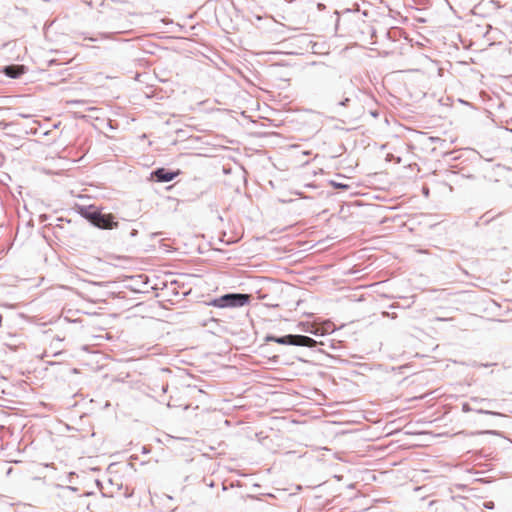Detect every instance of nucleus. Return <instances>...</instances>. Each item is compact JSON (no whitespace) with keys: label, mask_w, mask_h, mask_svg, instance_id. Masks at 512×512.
<instances>
[{"label":"nucleus","mask_w":512,"mask_h":512,"mask_svg":"<svg viewBox=\"0 0 512 512\" xmlns=\"http://www.w3.org/2000/svg\"><path fill=\"white\" fill-rule=\"evenodd\" d=\"M264 340L266 342H275L281 345L300 346L308 348H317L318 346L325 345L323 341L319 342L309 336L301 334H287L283 336H275L268 334L265 336Z\"/></svg>","instance_id":"nucleus-2"},{"label":"nucleus","mask_w":512,"mask_h":512,"mask_svg":"<svg viewBox=\"0 0 512 512\" xmlns=\"http://www.w3.org/2000/svg\"><path fill=\"white\" fill-rule=\"evenodd\" d=\"M180 173V170H171L165 167H159L151 171L150 180L157 183H167L174 180Z\"/></svg>","instance_id":"nucleus-4"},{"label":"nucleus","mask_w":512,"mask_h":512,"mask_svg":"<svg viewBox=\"0 0 512 512\" xmlns=\"http://www.w3.org/2000/svg\"><path fill=\"white\" fill-rule=\"evenodd\" d=\"M483 506L486 509H493L495 505H494V502H492V501H486V502H484Z\"/></svg>","instance_id":"nucleus-12"},{"label":"nucleus","mask_w":512,"mask_h":512,"mask_svg":"<svg viewBox=\"0 0 512 512\" xmlns=\"http://www.w3.org/2000/svg\"><path fill=\"white\" fill-rule=\"evenodd\" d=\"M250 301L249 294L230 292L210 300L207 305L217 308H238L248 305Z\"/></svg>","instance_id":"nucleus-3"},{"label":"nucleus","mask_w":512,"mask_h":512,"mask_svg":"<svg viewBox=\"0 0 512 512\" xmlns=\"http://www.w3.org/2000/svg\"><path fill=\"white\" fill-rule=\"evenodd\" d=\"M471 401L477 404H486L487 406H491L493 403V400L479 397H473L471 398Z\"/></svg>","instance_id":"nucleus-9"},{"label":"nucleus","mask_w":512,"mask_h":512,"mask_svg":"<svg viewBox=\"0 0 512 512\" xmlns=\"http://www.w3.org/2000/svg\"><path fill=\"white\" fill-rule=\"evenodd\" d=\"M329 183L335 189L348 190L350 188V186L348 184H344V183L337 182L334 180H331Z\"/></svg>","instance_id":"nucleus-8"},{"label":"nucleus","mask_w":512,"mask_h":512,"mask_svg":"<svg viewBox=\"0 0 512 512\" xmlns=\"http://www.w3.org/2000/svg\"><path fill=\"white\" fill-rule=\"evenodd\" d=\"M142 452H143V453H148V452H149V450L144 446V447L142 448Z\"/></svg>","instance_id":"nucleus-15"},{"label":"nucleus","mask_w":512,"mask_h":512,"mask_svg":"<svg viewBox=\"0 0 512 512\" xmlns=\"http://www.w3.org/2000/svg\"><path fill=\"white\" fill-rule=\"evenodd\" d=\"M462 410L464 412L476 411L477 413H480V414L501 416V414L499 412H494V411L486 410L483 408H472L469 403H463Z\"/></svg>","instance_id":"nucleus-6"},{"label":"nucleus","mask_w":512,"mask_h":512,"mask_svg":"<svg viewBox=\"0 0 512 512\" xmlns=\"http://www.w3.org/2000/svg\"><path fill=\"white\" fill-rule=\"evenodd\" d=\"M302 330H303V331H305V332H308V333H312V334L317 335V332H316V331H314V330H312V329H310V328H303Z\"/></svg>","instance_id":"nucleus-13"},{"label":"nucleus","mask_w":512,"mask_h":512,"mask_svg":"<svg viewBox=\"0 0 512 512\" xmlns=\"http://www.w3.org/2000/svg\"><path fill=\"white\" fill-rule=\"evenodd\" d=\"M397 34H399V30H397V29H394V30H388V31L386 32V36H387V38H389V39H391V40H393V41H395V40H396Z\"/></svg>","instance_id":"nucleus-10"},{"label":"nucleus","mask_w":512,"mask_h":512,"mask_svg":"<svg viewBox=\"0 0 512 512\" xmlns=\"http://www.w3.org/2000/svg\"><path fill=\"white\" fill-rule=\"evenodd\" d=\"M351 102H352V99L350 97L346 96L341 101L338 102V105L342 106V107H349Z\"/></svg>","instance_id":"nucleus-11"},{"label":"nucleus","mask_w":512,"mask_h":512,"mask_svg":"<svg viewBox=\"0 0 512 512\" xmlns=\"http://www.w3.org/2000/svg\"><path fill=\"white\" fill-rule=\"evenodd\" d=\"M168 388H169L168 384H163L161 387V390L163 393H166L168 391Z\"/></svg>","instance_id":"nucleus-14"},{"label":"nucleus","mask_w":512,"mask_h":512,"mask_svg":"<svg viewBox=\"0 0 512 512\" xmlns=\"http://www.w3.org/2000/svg\"><path fill=\"white\" fill-rule=\"evenodd\" d=\"M424 194L428 195V189H424Z\"/></svg>","instance_id":"nucleus-16"},{"label":"nucleus","mask_w":512,"mask_h":512,"mask_svg":"<svg viewBox=\"0 0 512 512\" xmlns=\"http://www.w3.org/2000/svg\"><path fill=\"white\" fill-rule=\"evenodd\" d=\"M120 229L122 233H128L130 237H136L138 235L137 229H129L128 223L124 222L122 225L120 224Z\"/></svg>","instance_id":"nucleus-7"},{"label":"nucleus","mask_w":512,"mask_h":512,"mask_svg":"<svg viewBox=\"0 0 512 512\" xmlns=\"http://www.w3.org/2000/svg\"><path fill=\"white\" fill-rule=\"evenodd\" d=\"M297 512H300V509H298Z\"/></svg>","instance_id":"nucleus-18"},{"label":"nucleus","mask_w":512,"mask_h":512,"mask_svg":"<svg viewBox=\"0 0 512 512\" xmlns=\"http://www.w3.org/2000/svg\"><path fill=\"white\" fill-rule=\"evenodd\" d=\"M78 214L90 222L94 227L101 230H112L120 228V222L116 216L109 212H104L103 208L95 205H76Z\"/></svg>","instance_id":"nucleus-1"},{"label":"nucleus","mask_w":512,"mask_h":512,"mask_svg":"<svg viewBox=\"0 0 512 512\" xmlns=\"http://www.w3.org/2000/svg\"><path fill=\"white\" fill-rule=\"evenodd\" d=\"M2 73L12 79L19 78L24 73V66L23 65H7L2 68Z\"/></svg>","instance_id":"nucleus-5"},{"label":"nucleus","mask_w":512,"mask_h":512,"mask_svg":"<svg viewBox=\"0 0 512 512\" xmlns=\"http://www.w3.org/2000/svg\"><path fill=\"white\" fill-rule=\"evenodd\" d=\"M9 347H10L12 350H15V347H16V346H15V345H14V346L9 345Z\"/></svg>","instance_id":"nucleus-17"}]
</instances>
